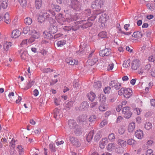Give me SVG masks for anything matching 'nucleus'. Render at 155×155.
I'll return each mask as SVG.
<instances>
[{
	"label": "nucleus",
	"instance_id": "64",
	"mask_svg": "<svg viewBox=\"0 0 155 155\" xmlns=\"http://www.w3.org/2000/svg\"><path fill=\"white\" fill-rule=\"evenodd\" d=\"M96 118V116L95 115H92L90 116L89 118V121L92 122L94 121Z\"/></svg>",
	"mask_w": 155,
	"mask_h": 155
},
{
	"label": "nucleus",
	"instance_id": "26",
	"mask_svg": "<svg viewBox=\"0 0 155 155\" xmlns=\"http://www.w3.org/2000/svg\"><path fill=\"white\" fill-rule=\"evenodd\" d=\"M87 96L89 100L92 101L94 100L96 97L95 94L92 92L88 93Z\"/></svg>",
	"mask_w": 155,
	"mask_h": 155
},
{
	"label": "nucleus",
	"instance_id": "32",
	"mask_svg": "<svg viewBox=\"0 0 155 155\" xmlns=\"http://www.w3.org/2000/svg\"><path fill=\"white\" fill-rule=\"evenodd\" d=\"M99 101L102 103L104 104L105 103L106 98L105 95L103 94H101L99 95Z\"/></svg>",
	"mask_w": 155,
	"mask_h": 155
},
{
	"label": "nucleus",
	"instance_id": "16",
	"mask_svg": "<svg viewBox=\"0 0 155 155\" xmlns=\"http://www.w3.org/2000/svg\"><path fill=\"white\" fill-rule=\"evenodd\" d=\"M66 61L68 64L71 65L77 64L78 63V61L73 59L71 58H68L66 59Z\"/></svg>",
	"mask_w": 155,
	"mask_h": 155
},
{
	"label": "nucleus",
	"instance_id": "59",
	"mask_svg": "<svg viewBox=\"0 0 155 155\" xmlns=\"http://www.w3.org/2000/svg\"><path fill=\"white\" fill-rule=\"evenodd\" d=\"M125 129L124 127H121L118 129V133L120 134H123L125 132Z\"/></svg>",
	"mask_w": 155,
	"mask_h": 155
},
{
	"label": "nucleus",
	"instance_id": "24",
	"mask_svg": "<svg viewBox=\"0 0 155 155\" xmlns=\"http://www.w3.org/2000/svg\"><path fill=\"white\" fill-rule=\"evenodd\" d=\"M44 38L47 39H50L52 37L51 33L49 31H45L43 33Z\"/></svg>",
	"mask_w": 155,
	"mask_h": 155
},
{
	"label": "nucleus",
	"instance_id": "21",
	"mask_svg": "<svg viewBox=\"0 0 155 155\" xmlns=\"http://www.w3.org/2000/svg\"><path fill=\"white\" fill-rule=\"evenodd\" d=\"M135 127V125L134 122L130 123L128 126V131L129 132H132L134 130Z\"/></svg>",
	"mask_w": 155,
	"mask_h": 155
},
{
	"label": "nucleus",
	"instance_id": "35",
	"mask_svg": "<svg viewBox=\"0 0 155 155\" xmlns=\"http://www.w3.org/2000/svg\"><path fill=\"white\" fill-rule=\"evenodd\" d=\"M130 60L129 59L125 60L123 64V66L124 68H127L129 67L130 66Z\"/></svg>",
	"mask_w": 155,
	"mask_h": 155
},
{
	"label": "nucleus",
	"instance_id": "15",
	"mask_svg": "<svg viewBox=\"0 0 155 155\" xmlns=\"http://www.w3.org/2000/svg\"><path fill=\"white\" fill-rule=\"evenodd\" d=\"M132 91L130 88L125 89L124 96L127 98H129L132 95Z\"/></svg>",
	"mask_w": 155,
	"mask_h": 155
},
{
	"label": "nucleus",
	"instance_id": "27",
	"mask_svg": "<svg viewBox=\"0 0 155 155\" xmlns=\"http://www.w3.org/2000/svg\"><path fill=\"white\" fill-rule=\"evenodd\" d=\"M132 36L135 38H140L142 37V34L141 32L137 31L134 32Z\"/></svg>",
	"mask_w": 155,
	"mask_h": 155
},
{
	"label": "nucleus",
	"instance_id": "33",
	"mask_svg": "<svg viewBox=\"0 0 155 155\" xmlns=\"http://www.w3.org/2000/svg\"><path fill=\"white\" fill-rule=\"evenodd\" d=\"M107 18H106L105 15L104 16L102 15L100 16L99 19V22H100L101 24H103L105 22L107 21Z\"/></svg>",
	"mask_w": 155,
	"mask_h": 155
},
{
	"label": "nucleus",
	"instance_id": "10",
	"mask_svg": "<svg viewBox=\"0 0 155 155\" xmlns=\"http://www.w3.org/2000/svg\"><path fill=\"white\" fill-rule=\"evenodd\" d=\"M44 15L46 17L47 19L49 20L50 19H53V18L55 17V13L53 12L49 11L44 13Z\"/></svg>",
	"mask_w": 155,
	"mask_h": 155
},
{
	"label": "nucleus",
	"instance_id": "23",
	"mask_svg": "<svg viewBox=\"0 0 155 155\" xmlns=\"http://www.w3.org/2000/svg\"><path fill=\"white\" fill-rule=\"evenodd\" d=\"M117 144L121 147H124L126 146L127 142L121 139H119L117 141Z\"/></svg>",
	"mask_w": 155,
	"mask_h": 155
},
{
	"label": "nucleus",
	"instance_id": "47",
	"mask_svg": "<svg viewBox=\"0 0 155 155\" xmlns=\"http://www.w3.org/2000/svg\"><path fill=\"white\" fill-rule=\"evenodd\" d=\"M74 16V17H73L72 16L70 18H66V19H65V21H67L68 22H70L72 21L76 20L78 18L77 17H76L75 16Z\"/></svg>",
	"mask_w": 155,
	"mask_h": 155
},
{
	"label": "nucleus",
	"instance_id": "60",
	"mask_svg": "<svg viewBox=\"0 0 155 155\" xmlns=\"http://www.w3.org/2000/svg\"><path fill=\"white\" fill-rule=\"evenodd\" d=\"M87 65L90 66H92L94 64V63L91 59H89L86 62Z\"/></svg>",
	"mask_w": 155,
	"mask_h": 155
},
{
	"label": "nucleus",
	"instance_id": "3",
	"mask_svg": "<svg viewBox=\"0 0 155 155\" xmlns=\"http://www.w3.org/2000/svg\"><path fill=\"white\" fill-rule=\"evenodd\" d=\"M71 4H69L71 7L74 10L79 11L81 9V6L80 2L77 0H71Z\"/></svg>",
	"mask_w": 155,
	"mask_h": 155
},
{
	"label": "nucleus",
	"instance_id": "5",
	"mask_svg": "<svg viewBox=\"0 0 155 155\" xmlns=\"http://www.w3.org/2000/svg\"><path fill=\"white\" fill-rule=\"evenodd\" d=\"M141 65L140 61L138 59H135L133 61L131 64V67L132 70H137Z\"/></svg>",
	"mask_w": 155,
	"mask_h": 155
},
{
	"label": "nucleus",
	"instance_id": "61",
	"mask_svg": "<svg viewBox=\"0 0 155 155\" xmlns=\"http://www.w3.org/2000/svg\"><path fill=\"white\" fill-rule=\"evenodd\" d=\"M49 148L51 150V152H54L55 151V147H54V144L50 143L49 145Z\"/></svg>",
	"mask_w": 155,
	"mask_h": 155
},
{
	"label": "nucleus",
	"instance_id": "51",
	"mask_svg": "<svg viewBox=\"0 0 155 155\" xmlns=\"http://www.w3.org/2000/svg\"><path fill=\"white\" fill-rule=\"evenodd\" d=\"M12 44L10 42H7L4 45V48L5 50H8V48L12 46Z\"/></svg>",
	"mask_w": 155,
	"mask_h": 155
},
{
	"label": "nucleus",
	"instance_id": "52",
	"mask_svg": "<svg viewBox=\"0 0 155 155\" xmlns=\"http://www.w3.org/2000/svg\"><path fill=\"white\" fill-rule=\"evenodd\" d=\"M155 55V51H153V52H152V55L149 56L148 58V60L150 62H154L155 60L153 56Z\"/></svg>",
	"mask_w": 155,
	"mask_h": 155
},
{
	"label": "nucleus",
	"instance_id": "8",
	"mask_svg": "<svg viewBox=\"0 0 155 155\" xmlns=\"http://www.w3.org/2000/svg\"><path fill=\"white\" fill-rule=\"evenodd\" d=\"M54 117L56 119H59L63 116L61 110L57 108H55L54 110Z\"/></svg>",
	"mask_w": 155,
	"mask_h": 155
},
{
	"label": "nucleus",
	"instance_id": "2",
	"mask_svg": "<svg viewBox=\"0 0 155 155\" xmlns=\"http://www.w3.org/2000/svg\"><path fill=\"white\" fill-rule=\"evenodd\" d=\"M151 68V66L150 64H147L138 70L137 73L140 75H146L150 70Z\"/></svg>",
	"mask_w": 155,
	"mask_h": 155
},
{
	"label": "nucleus",
	"instance_id": "46",
	"mask_svg": "<svg viewBox=\"0 0 155 155\" xmlns=\"http://www.w3.org/2000/svg\"><path fill=\"white\" fill-rule=\"evenodd\" d=\"M152 127V124L151 123L146 122L144 125V127L146 129L149 130Z\"/></svg>",
	"mask_w": 155,
	"mask_h": 155
},
{
	"label": "nucleus",
	"instance_id": "58",
	"mask_svg": "<svg viewBox=\"0 0 155 155\" xmlns=\"http://www.w3.org/2000/svg\"><path fill=\"white\" fill-rule=\"evenodd\" d=\"M114 67V64L112 63H110L107 67V71H110L112 70Z\"/></svg>",
	"mask_w": 155,
	"mask_h": 155
},
{
	"label": "nucleus",
	"instance_id": "48",
	"mask_svg": "<svg viewBox=\"0 0 155 155\" xmlns=\"http://www.w3.org/2000/svg\"><path fill=\"white\" fill-rule=\"evenodd\" d=\"M107 109V106L106 105H101L99 107V110L100 111H104Z\"/></svg>",
	"mask_w": 155,
	"mask_h": 155
},
{
	"label": "nucleus",
	"instance_id": "50",
	"mask_svg": "<svg viewBox=\"0 0 155 155\" xmlns=\"http://www.w3.org/2000/svg\"><path fill=\"white\" fill-rule=\"evenodd\" d=\"M50 30L49 31L51 34H54L57 31L56 27L52 25L51 26Z\"/></svg>",
	"mask_w": 155,
	"mask_h": 155
},
{
	"label": "nucleus",
	"instance_id": "30",
	"mask_svg": "<svg viewBox=\"0 0 155 155\" xmlns=\"http://www.w3.org/2000/svg\"><path fill=\"white\" fill-rule=\"evenodd\" d=\"M98 36L101 38H106L107 37V33L105 31H101L99 33Z\"/></svg>",
	"mask_w": 155,
	"mask_h": 155
},
{
	"label": "nucleus",
	"instance_id": "63",
	"mask_svg": "<svg viewBox=\"0 0 155 155\" xmlns=\"http://www.w3.org/2000/svg\"><path fill=\"white\" fill-rule=\"evenodd\" d=\"M111 88L109 87H107L104 89V91L105 94L109 93L110 91Z\"/></svg>",
	"mask_w": 155,
	"mask_h": 155
},
{
	"label": "nucleus",
	"instance_id": "1",
	"mask_svg": "<svg viewBox=\"0 0 155 155\" xmlns=\"http://www.w3.org/2000/svg\"><path fill=\"white\" fill-rule=\"evenodd\" d=\"M105 3V0H96L92 5V7L93 9L98 10L102 8Z\"/></svg>",
	"mask_w": 155,
	"mask_h": 155
},
{
	"label": "nucleus",
	"instance_id": "4",
	"mask_svg": "<svg viewBox=\"0 0 155 155\" xmlns=\"http://www.w3.org/2000/svg\"><path fill=\"white\" fill-rule=\"evenodd\" d=\"M122 114H124V117L129 118L131 117L132 113L130 111V107L126 106L124 107L122 110Z\"/></svg>",
	"mask_w": 155,
	"mask_h": 155
},
{
	"label": "nucleus",
	"instance_id": "34",
	"mask_svg": "<svg viewBox=\"0 0 155 155\" xmlns=\"http://www.w3.org/2000/svg\"><path fill=\"white\" fill-rule=\"evenodd\" d=\"M31 30L29 26H25L23 29L22 32L23 33L26 34L28 33L31 32Z\"/></svg>",
	"mask_w": 155,
	"mask_h": 155
},
{
	"label": "nucleus",
	"instance_id": "19",
	"mask_svg": "<svg viewBox=\"0 0 155 155\" xmlns=\"http://www.w3.org/2000/svg\"><path fill=\"white\" fill-rule=\"evenodd\" d=\"M108 142L107 139V138H104L102 139L100 142V147L101 149L104 148L105 146L107 143Z\"/></svg>",
	"mask_w": 155,
	"mask_h": 155
},
{
	"label": "nucleus",
	"instance_id": "40",
	"mask_svg": "<svg viewBox=\"0 0 155 155\" xmlns=\"http://www.w3.org/2000/svg\"><path fill=\"white\" fill-rule=\"evenodd\" d=\"M101 137V132L99 131L97 132L95 135L94 140L95 141H97L100 139Z\"/></svg>",
	"mask_w": 155,
	"mask_h": 155
},
{
	"label": "nucleus",
	"instance_id": "55",
	"mask_svg": "<svg viewBox=\"0 0 155 155\" xmlns=\"http://www.w3.org/2000/svg\"><path fill=\"white\" fill-rule=\"evenodd\" d=\"M153 141L151 140H148L146 143V145H147V148H149L150 146H152L153 143Z\"/></svg>",
	"mask_w": 155,
	"mask_h": 155
},
{
	"label": "nucleus",
	"instance_id": "49",
	"mask_svg": "<svg viewBox=\"0 0 155 155\" xmlns=\"http://www.w3.org/2000/svg\"><path fill=\"white\" fill-rule=\"evenodd\" d=\"M108 123V121L106 120H103L100 124V127L101 128L103 127L106 125Z\"/></svg>",
	"mask_w": 155,
	"mask_h": 155
},
{
	"label": "nucleus",
	"instance_id": "38",
	"mask_svg": "<svg viewBox=\"0 0 155 155\" xmlns=\"http://www.w3.org/2000/svg\"><path fill=\"white\" fill-rule=\"evenodd\" d=\"M101 84L99 81L95 82L94 84V87L96 89L101 88Z\"/></svg>",
	"mask_w": 155,
	"mask_h": 155
},
{
	"label": "nucleus",
	"instance_id": "28",
	"mask_svg": "<svg viewBox=\"0 0 155 155\" xmlns=\"http://www.w3.org/2000/svg\"><path fill=\"white\" fill-rule=\"evenodd\" d=\"M42 0H35V7L37 9H39L41 7Z\"/></svg>",
	"mask_w": 155,
	"mask_h": 155
},
{
	"label": "nucleus",
	"instance_id": "25",
	"mask_svg": "<svg viewBox=\"0 0 155 155\" xmlns=\"http://www.w3.org/2000/svg\"><path fill=\"white\" fill-rule=\"evenodd\" d=\"M4 21L7 24H10L11 22V20L9 18V15L8 12H6L4 16Z\"/></svg>",
	"mask_w": 155,
	"mask_h": 155
},
{
	"label": "nucleus",
	"instance_id": "54",
	"mask_svg": "<svg viewBox=\"0 0 155 155\" xmlns=\"http://www.w3.org/2000/svg\"><path fill=\"white\" fill-rule=\"evenodd\" d=\"M73 130L75 134L76 135L79 134L81 131V129L78 127V126L76 127V128H74Z\"/></svg>",
	"mask_w": 155,
	"mask_h": 155
},
{
	"label": "nucleus",
	"instance_id": "41",
	"mask_svg": "<svg viewBox=\"0 0 155 155\" xmlns=\"http://www.w3.org/2000/svg\"><path fill=\"white\" fill-rule=\"evenodd\" d=\"M58 3L61 4L63 2L64 4L66 5H69L70 0H57Z\"/></svg>",
	"mask_w": 155,
	"mask_h": 155
},
{
	"label": "nucleus",
	"instance_id": "43",
	"mask_svg": "<svg viewBox=\"0 0 155 155\" xmlns=\"http://www.w3.org/2000/svg\"><path fill=\"white\" fill-rule=\"evenodd\" d=\"M8 96L10 99L9 101H8L9 102H10L11 101H12L15 100L14 98L15 94L13 92H11L9 93Z\"/></svg>",
	"mask_w": 155,
	"mask_h": 155
},
{
	"label": "nucleus",
	"instance_id": "13",
	"mask_svg": "<svg viewBox=\"0 0 155 155\" xmlns=\"http://www.w3.org/2000/svg\"><path fill=\"white\" fill-rule=\"evenodd\" d=\"M135 135L136 137L139 139H142L144 136L143 131L141 130H138L136 131Z\"/></svg>",
	"mask_w": 155,
	"mask_h": 155
},
{
	"label": "nucleus",
	"instance_id": "36",
	"mask_svg": "<svg viewBox=\"0 0 155 155\" xmlns=\"http://www.w3.org/2000/svg\"><path fill=\"white\" fill-rule=\"evenodd\" d=\"M17 149L20 155L22 154L24 151V149L20 145H18L17 146Z\"/></svg>",
	"mask_w": 155,
	"mask_h": 155
},
{
	"label": "nucleus",
	"instance_id": "6",
	"mask_svg": "<svg viewBox=\"0 0 155 155\" xmlns=\"http://www.w3.org/2000/svg\"><path fill=\"white\" fill-rule=\"evenodd\" d=\"M71 143L76 147H79L81 145V143L77 138L73 137H70Z\"/></svg>",
	"mask_w": 155,
	"mask_h": 155
},
{
	"label": "nucleus",
	"instance_id": "37",
	"mask_svg": "<svg viewBox=\"0 0 155 155\" xmlns=\"http://www.w3.org/2000/svg\"><path fill=\"white\" fill-rule=\"evenodd\" d=\"M28 56V54L26 51H24L21 54V57L23 60H25L27 59Z\"/></svg>",
	"mask_w": 155,
	"mask_h": 155
},
{
	"label": "nucleus",
	"instance_id": "57",
	"mask_svg": "<svg viewBox=\"0 0 155 155\" xmlns=\"http://www.w3.org/2000/svg\"><path fill=\"white\" fill-rule=\"evenodd\" d=\"M18 2L22 7H25L27 5L26 0H18Z\"/></svg>",
	"mask_w": 155,
	"mask_h": 155
},
{
	"label": "nucleus",
	"instance_id": "12",
	"mask_svg": "<svg viewBox=\"0 0 155 155\" xmlns=\"http://www.w3.org/2000/svg\"><path fill=\"white\" fill-rule=\"evenodd\" d=\"M56 18L58 22L61 25H63L65 21V19L63 17V15L62 14L60 13L58 14Z\"/></svg>",
	"mask_w": 155,
	"mask_h": 155
},
{
	"label": "nucleus",
	"instance_id": "56",
	"mask_svg": "<svg viewBox=\"0 0 155 155\" xmlns=\"http://www.w3.org/2000/svg\"><path fill=\"white\" fill-rule=\"evenodd\" d=\"M27 40V39L23 40L20 44L21 46L22 47H26L28 43Z\"/></svg>",
	"mask_w": 155,
	"mask_h": 155
},
{
	"label": "nucleus",
	"instance_id": "29",
	"mask_svg": "<svg viewBox=\"0 0 155 155\" xmlns=\"http://www.w3.org/2000/svg\"><path fill=\"white\" fill-rule=\"evenodd\" d=\"M127 143L128 145L133 146L136 144V141L134 139L131 138L127 140Z\"/></svg>",
	"mask_w": 155,
	"mask_h": 155
},
{
	"label": "nucleus",
	"instance_id": "45",
	"mask_svg": "<svg viewBox=\"0 0 155 155\" xmlns=\"http://www.w3.org/2000/svg\"><path fill=\"white\" fill-rule=\"evenodd\" d=\"M35 81H30L28 83L26 88L27 89H28L31 87L32 86L34 85Z\"/></svg>",
	"mask_w": 155,
	"mask_h": 155
},
{
	"label": "nucleus",
	"instance_id": "53",
	"mask_svg": "<svg viewBox=\"0 0 155 155\" xmlns=\"http://www.w3.org/2000/svg\"><path fill=\"white\" fill-rule=\"evenodd\" d=\"M38 19L39 21L41 22H44L45 19H47L46 17L44 15V13L42 15L39 16L38 17Z\"/></svg>",
	"mask_w": 155,
	"mask_h": 155
},
{
	"label": "nucleus",
	"instance_id": "14",
	"mask_svg": "<svg viewBox=\"0 0 155 155\" xmlns=\"http://www.w3.org/2000/svg\"><path fill=\"white\" fill-rule=\"evenodd\" d=\"M21 32L18 29L13 30L12 32V37L16 38H18L21 35Z\"/></svg>",
	"mask_w": 155,
	"mask_h": 155
},
{
	"label": "nucleus",
	"instance_id": "20",
	"mask_svg": "<svg viewBox=\"0 0 155 155\" xmlns=\"http://www.w3.org/2000/svg\"><path fill=\"white\" fill-rule=\"evenodd\" d=\"M0 4L3 9H6L8 5V0H0Z\"/></svg>",
	"mask_w": 155,
	"mask_h": 155
},
{
	"label": "nucleus",
	"instance_id": "7",
	"mask_svg": "<svg viewBox=\"0 0 155 155\" xmlns=\"http://www.w3.org/2000/svg\"><path fill=\"white\" fill-rule=\"evenodd\" d=\"M109 85L112 87H114L116 90L119 89L121 87V84L116 81H111Z\"/></svg>",
	"mask_w": 155,
	"mask_h": 155
},
{
	"label": "nucleus",
	"instance_id": "44",
	"mask_svg": "<svg viewBox=\"0 0 155 155\" xmlns=\"http://www.w3.org/2000/svg\"><path fill=\"white\" fill-rule=\"evenodd\" d=\"M66 43L65 40L60 41L57 42V45L58 47H61L64 45Z\"/></svg>",
	"mask_w": 155,
	"mask_h": 155
},
{
	"label": "nucleus",
	"instance_id": "42",
	"mask_svg": "<svg viewBox=\"0 0 155 155\" xmlns=\"http://www.w3.org/2000/svg\"><path fill=\"white\" fill-rule=\"evenodd\" d=\"M123 147H118V148H115V151L116 153H120L124 152Z\"/></svg>",
	"mask_w": 155,
	"mask_h": 155
},
{
	"label": "nucleus",
	"instance_id": "22",
	"mask_svg": "<svg viewBox=\"0 0 155 155\" xmlns=\"http://www.w3.org/2000/svg\"><path fill=\"white\" fill-rule=\"evenodd\" d=\"M94 130H91L86 136V140L88 142H90L92 140L94 134Z\"/></svg>",
	"mask_w": 155,
	"mask_h": 155
},
{
	"label": "nucleus",
	"instance_id": "39",
	"mask_svg": "<svg viewBox=\"0 0 155 155\" xmlns=\"http://www.w3.org/2000/svg\"><path fill=\"white\" fill-rule=\"evenodd\" d=\"M115 138V135L114 133H111L109 134L108 136V139L110 142H113Z\"/></svg>",
	"mask_w": 155,
	"mask_h": 155
},
{
	"label": "nucleus",
	"instance_id": "17",
	"mask_svg": "<svg viewBox=\"0 0 155 155\" xmlns=\"http://www.w3.org/2000/svg\"><path fill=\"white\" fill-rule=\"evenodd\" d=\"M68 125L70 129H74V128H76L77 126L75 120L70 119L68 121Z\"/></svg>",
	"mask_w": 155,
	"mask_h": 155
},
{
	"label": "nucleus",
	"instance_id": "62",
	"mask_svg": "<svg viewBox=\"0 0 155 155\" xmlns=\"http://www.w3.org/2000/svg\"><path fill=\"white\" fill-rule=\"evenodd\" d=\"M134 111L137 115H139L140 114L141 110L139 108H136L134 109Z\"/></svg>",
	"mask_w": 155,
	"mask_h": 155
},
{
	"label": "nucleus",
	"instance_id": "18",
	"mask_svg": "<svg viewBox=\"0 0 155 155\" xmlns=\"http://www.w3.org/2000/svg\"><path fill=\"white\" fill-rule=\"evenodd\" d=\"M116 145L115 143H110L108 144L107 147V149L109 151H111L114 150H115Z\"/></svg>",
	"mask_w": 155,
	"mask_h": 155
},
{
	"label": "nucleus",
	"instance_id": "11",
	"mask_svg": "<svg viewBox=\"0 0 155 155\" xmlns=\"http://www.w3.org/2000/svg\"><path fill=\"white\" fill-rule=\"evenodd\" d=\"M30 34L31 35V37L34 39H38L40 37V33L34 29L31 30Z\"/></svg>",
	"mask_w": 155,
	"mask_h": 155
},
{
	"label": "nucleus",
	"instance_id": "31",
	"mask_svg": "<svg viewBox=\"0 0 155 155\" xmlns=\"http://www.w3.org/2000/svg\"><path fill=\"white\" fill-rule=\"evenodd\" d=\"M24 22L26 25H28L31 24L32 22V20L31 18L26 17L25 19Z\"/></svg>",
	"mask_w": 155,
	"mask_h": 155
},
{
	"label": "nucleus",
	"instance_id": "9",
	"mask_svg": "<svg viewBox=\"0 0 155 155\" xmlns=\"http://www.w3.org/2000/svg\"><path fill=\"white\" fill-rule=\"evenodd\" d=\"M111 53V50L110 49L106 48L104 50H101L99 52V55L100 56L104 57L107 56Z\"/></svg>",
	"mask_w": 155,
	"mask_h": 155
}]
</instances>
